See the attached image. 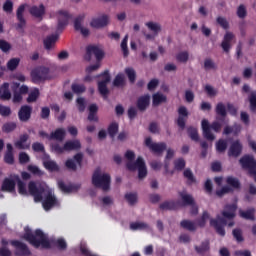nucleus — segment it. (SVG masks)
I'll list each match as a JSON object with an SVG mask.
<instances>
[{
  "label": "nucleus",
  "mask_w": 256,
  "mask_h": 256,
  "mask_svg": "<svg viewBox=\"0 0 256 256\" xmlns=\"http://www.w3.org/2000/svg\"><path fill=\"white\" fill-rule=\"evenodd\" d=\"M39 137H42V139H48V141H63V139H65V129L58 128L50 134L41 130L39 131Z\"/></svg>",
  "instance_id": "nucleus-9"
},
{
  "label": "nucleus",
  "mask_w": 256,
  "mask_h": 256,
  "mask_svg": "<svg viewBox=\"0 0 256 256\" xmlns=\"http://www.w3.org/2000/svg\"><path fill=\"white\" fill-rule=\"evenodd\" d=\"M114 87H125V74L118 73L113 80Z\"/></svg>",
  "instance_id": "nucleus-36"
},
{
  "label": "nucleus",
  "mask_w": 256,
  "mask_h": 256,
  "mask_svg": "<svg viewBox=\"0 0 256 256\" xmlns=\"http://www.w3.org/2000/svg\"><path fill=\"white\" fill-rule=\"evenodd\" d=\"M124 72L127 75L130 83H135V79H137V73L135 72V69L127 67L125 68Z\"/></svg>",
  "instance_id": "nucleus-43"
},
{
  "label": "nucleus",
  "mask_w": 256,
  "mask_h": 256,
  "mask_svg": "<svg viewBox=\"0 0 256 256\" xmlns=\"http://www.w3.org/2000/svg\"><path fill=\"white\" fill-rule=\"evenodd\" d=\"M248 101L250 104V110L256 111V91L251 92V94L248 97Z\"/></svg>",
  "instance_id": "nucleus-59"
},
{
  "label": "nucleus",
  "mask_w": 256,
  "mask_h": 256,
  "mask_svg": "<svg viewBox=\"0 0 256 256\" xmlns=\"http://www.w3.org/2000/svg\"><path fill=\"white\" fill-rule=\"evenodd\" d=\"M209 249H210L209 240L202 242L200 246H195V251L199 255H205V253H207Z\"/></svg>",
  "instance_id": "nucleus-32"
},
{
  "label": "nucleus",
  "mask_w": 256,
  "mask_h": 256,
  "mask_svg": "<svg viewBox=\"0 0 256 256\" xmlns=\"http://www.w3.org/2000/svg\"><path fill=\"white\" fill-rule=\"evenodd\" d=\"M109 25V16L103 15L99 18H93L90 22V26L93 29H103V27H107Z\"/></svg>",
  "instance_id": "nucleus-17"
},
{
  "label": "nucleus",
  "mask_w": 256,
  "mask_h": 256,
  "mask_svg": "<svg viewBox=\"0 0 256 256\" xmlns=\"http://www.w3.org/2000/svg\"><path fill=\"white\" fill-rule=\"evenodd\" d=\"M57 39H59V35L57 34H52L50 36H47L43 41L45 49L47 51H50V49H53V45L57 43Z\"/></svg>",
  "instance_id": "nucleus-26"
},
{
  "label": "nucleus",
  "mask_w": 256,
  "mask_h": 256,
  "mask_svg": "<svg viewBox=\"0 0 256 256\" xmlns=\"http://www.w3.org/2000/svg\"><path fill=\"white\" fill-rule=\"evenodd\" d=\"M165 102H167V96L161 93L153 94L152 96L153 107H158V105H161V103H165Z\"/></svg>",
  "instance_id": "nucleus-29"
},
{
  "label": "nucleus",
  "mask_w": 256,
  "mask_h": 256,
  "mask_svg": "<svg viewBox=\"0 0 256 256\" xmlns=\"http://www.w3.org/2000/svg\"><path fill=\"white\" fill-rule=\"evenodd\" d=\"M92 55H94L99 62L105 57V52H103L99 46L89 45L86 47V54L84 56L85 61H91Z\"/></svg>",
  "instance_id": "nucleus-10"
},
{
  "label": "nucleus",
  "mask_w": 256,
  "mask_h": 256,
  "mask_svg": "<svg viewBox=\"0 0 256 256\" xmlns=\"http://www.w3.org/2000/svg\"><path fill=\"white\" fill-rule=\"evenodd\" d=\"M180 227L186 229V231H197V224L191 220H182L180 222Z\"/></svg>",
  "instance_id": "nucleus-30"
},
{
  "label": "nucleus",
  "mask_w": 256,
  "mask_h": 256,
  "mask_svg": "<svg viewBox=\"0 0 256 256\" xmlns=\"http://www.w3.org/2000/svg\"><path fill=\"white\" fill-rule=\"evenodd\" d=\"M160 209L162 211H175V209H177V204L174 201H165L160 204Z\"/></svg>",
  "instance_id": "nucleus-35"
},
{
  "label": "nucleus",
  "mask_w": 256,
  "mask_h": 256,
  "mask_svg": "<svg viewBox=\"0 0 256 256\" xmlns=\"http://www.w3.org/2000/svg\"><path fill=\"white\" fill-rule=\"evenodd\" d=\"M32 150L35 153H45V145H43L41 142H34L32 144Z\"/></svg>",
  "instance_id": "nucleus-58"
},
{
  "label": "nucleus",
  "mask_w": 256,
  "mask_h": 256,
  "mask_svg": "<svg viewBox=\"0 0 256 256\" xmlns=\"http://www.w3.org/2000/svg\"><path fill=\"white\" fill-rule=\"evenodd\" d=\"M92 184L97 189L109 191L111 189V175L108 173H101V168H97L92 175Z\"/></svg>",
  "instance_id": "nucleus-4"
},
{
  "label": "nucleus",
  "mask_w": 256,
  "mask_h": 256,
  "mask_svg": "<svg viewBox=\"0 0 256 256\" xmlns=\"http://www.w3.org/2000/svg\"><path fill=\"white\" fill-rule=\"evenodd\" d=\"M81 189V184H66L65 186V193H77V191Z\"/></svg>",
  "instance_id": "nucleus-48"
},
{
  "label": "nucleus",
  "mask_w": 256,
  "mask_h": 256,
  "mask_svg": "<svg viewBox=\"0 0 256 256\" xmlns=\"http://www.w3.org/2000/svg\"><path fill=\"white\" fill-rule=\"evenodd\" d=\"M30 77L32 82L35 84L44 83V81H50V79H53L51 69L45 66H37L36 68L32 69L30 72Z\"/></svg>",
  "instance_id": "nucleus-5"
},
{
  "label": "nucleus",
  "mask_w": 256,
  "mask_h": 256,
  "mask_svg": "<svg viewBox=\"0 0 256 256\" xmlns=\"http://www.w3.org/2000/svg\"><path fill=\"white\" fill-rule=\"evenodd\" d=\"M37 99H39V88H35L32 92L29 93L27 103H35Z\"/></svg>",
  "instance_id": "nucleus-51"
},
{
  "label": "nucleus",
  "mask_w": 256,
  "mask_h": 256,
  "mask_svg": "<svg viewBox=\"0 0 256 256\" xmlns=\"http://www.w3.org/2000/svg\"><path fill=\"white\" fill-rule=\"evenodd\" d=\"M0 99L1 101L11 100V90H9V82H4L0 87Z\"/></svg>",
  "instance_id": "nucleus-24"
},
{
  "label": "nucleus",
  "mask_w": 256,
  "mask_h": 256,
  "mask_svg": "<svg viewBox=\"0 0 256 256\" xmlns=\"http://www.w3.org/2000/svg\"><path fill=\"white\" fill-rule=\"evenodd\" d=\"M215 113L216 115H218V121H225V117H227V107L225 106V104H223V102H219L216 105Z\"/></svg>",
  "instance_id": "nucleus-22"
},
{
  "label": "nucleus",
  "mask_w": 256,
  "mask_h": 256,
  "mask_svg": "<svg viewBox=\"0 0 256 256\" xmlns=\"http://www.w3.org/2000/svg\"><path fill=\"white\" fill-rule=\"evenodd\" d=\"M71 89L76 95H81V93H85V91L87 90V88L83 84H72Z\"/></svg>",
  "instance_id": "nucleus-49"
},
{
  "label": "nucleus",
  "mask_w": 256,
  "mask_h": 256,
  "mask_svg": "<svg viewBox=\"0 0 256 256\" xmlns=\"http://www.w3.org/2000/svg\"><path fill=\"white\" fill-rule=\"evenodd\" d=\"M149 228V224L145 223V222H132L130 224V229H132V231H141L143 229H148Z\"/></svg>",
  "instance_id": "nucleus-39"
},
{
  "label": "nucleus",
  "mask_w": 256,
  "mask_h": 256,
  "mask_svg": "<svg viewBox=\"0 0 256 256\" xmlns=\"http://www.w3.org/2000/svg\"><path fill=\"white\" fill-rule=\"evenodd\" d=\"M29 13L36 19H43V15H45V5L40 4L39 6H32L29 9Z\"/></svg>",
  "instance_id": "nucleus-21"
},
{
  "label": "nucleus",
  "mask_w": 256,
  "mask_h": 256,
  "mask_svg": "<svg viewBox=\"0 0 256 256\" xmlns=\"http://www.w3.org/2000/svg\"><path fill=\"white\" fill-rule=\"evenodd\" d=\"M15 179L18 184V193L20 195H27V186L25 185V182H23L19 176H15Z\"/></svg>",
  "instance_id": "nucleus-41"
},
{
  "label": "nucleus",
  "mask_w": 256,
  "mask_h": 256,
  "mask_svg": "<svg viewBox=\"0 0 256 256\" xmlns=\"http://www.w3.org/2000/svg\"><path fill=\"white\" fill-rule=\"evenodd\" d=\"M233 39H235V35L232 32H226L221 43V47L225 53H229V51H231V42Z\"/></svg>",
  "instance_id": "nucleus-20"
},
{
  "label": "nucleus",
  "mask_w": 256,
  "mask_h": 256,
  "mask_svg": "<svg viewBox=\"0 0 256 256\" xmlns=\"http://www.w3.org/2000/svg\"><path fill=\"white\" fill-rule=\"evenodd\" d=\"M243 151V145L239 140L234 141L229 148L228 156L229 157H239Z\"/></svg>",
  "instance_id": "nucleus-19"
},
{
  "label": "nucleus",
  "mask_w": 256,
  "mask_h": 256,
  "mask_svg": "<svg viewBox=\"0 0 256 256\" xmlns=\"http://www.w3.org/2000/svg\"><path fill=\"white\" fill-rule=\"evenodd\" d=\"M31 161V158L29 157V154L26 152H21L19 154V163L21 165H25V163H29Z\"/></svg>",
  "instance_id": "nucleus-63"
},
{
  "label": "nucleus",
  "mask_w": 256,
  "mask_h": 256,
  "mask_svg": "<svg viewBox=\"0 0 256 256\" xmlns=\"http://www.w3.org/2000/svg\"><path fill=\"white\" fill-rule=\"evenodd\" d=\"M19 63H21V58H11L6 64L7 70L11 72L16 71Z\"/></svg>",
  "instance_id": "nucleus-31"
},
{
  "label": "nucleus",
  "mask_w": 256,
  "mask_h": 256,
  "mask_svg": "<svg viewBox=\"0 0 256 256\" xmlns=\"http://www.w3.org/2000/svg\"><path fill=\"white\" fill-rule=\"evenodd\" d=\"M145 145L152 151V153H157L158 155H161V153L167 149V144L165 142L153 143L151 137L145 139Z\"/></svg>",
  "instance_id": "nucleus-13"
},
{
  "label": "nucleus",
  "mask_w": 256,
  "mask_h": 256,
  "mask_svg": "<svg viewBox=\"0 0 256 256\" xmlns=\"http://www.w3.org/2000/svg\"><path fill=\"white\" fill-rule=\"evenodd\" d=\"M128 41H129V35H126L121 42V49L124 57L129 56V47L127 46Z\"/></svg>",
  "instance_id": "nucleus-50"
},
{
  "label": "nucleus",
  "mask_w": 256,
  "mask_h": 256,
  "mask_svg": "<svg viewBox=\"0 0 256 256\" xmlns=\"http://www.w3.org/2000/svg\"><path fill=\"white\" fill-rule=\"evenodd\" d=\"M76 107L80 113H83L87 107V102L85 101V98L83 97L77 98Z\"/></svg>",
  "instance_id": "nucleus-47"
},
{
  "label": "nucleus",
  "mask_w": 256,
  "mask_h": 256,
  "mask_svg": "<svg viewBox=\"0 0 256 256\" xmlns=\"http://www.w3.org/2000/svg\"><path fill=\"white\" fill-rule=\"evenodd\" d=\"M239 163L245 171H248L256 183V160L253 156L245 155L240 158Z\"/></svg>",
  "instance_id": "nucleus-8"
},
{
  "label": "nucleus",
  "mask_w": 256,
  "mask_h": 256,
  "mask_svg": "<svg viewBox=\"0 0 256 256\" xmlns=\"http://www.w3.org/2000/svg\"><path fill=\"white\" fill-rule=\"evenodd\" d=\"M15 180L10 178H5L2 182L1 191H5L7 193H13L15 191Z\"/></svg>",
  "instance_id": "nucleus-25"
},
{
  "label": "nucleus",
  "mask_w": 256,
  "mask_h": 256,
  "mask_svg": "<svg viewBox=\"0 0 256 256\" xmlns=\"http://www.w3.org/2000/svg\"><path fill=\"white\" fill-rule=\"evenodd\" d=\"M31 113H33V108L29 105H23L21 106L19 112H18V119L22 123H27L29 119H31Z\"/></svg>",
  "instance_id": "nucleus-16"
},
{
  "label": "nucleus",
  "mask_w": 256,
  "mask_h": 256,
  "mask_svg": "<svg viewBox=\"0 0 256 256\" xmlns=\"http://www.w3.org/2000/svg\"><path fill=\"white\" fill-rule=\"evenodd\" d=\"M179 195L183 201V205H195L193 196L186 194L185 192H180Z\"/></svg>",
  "instance_id": "nucleus-38"
},
{
  "label": "nucleus",
  "mask_w": 256,
  "mask_h": 256,
  "mask_svg": "<svg viewBox=\"0 0 256 256\" xmlns=\"http://www.w3.org/2000/svg\"><path fill=\"white\" fill-rule=\"evenodd\" d=\"M26 141H29V134L20 135L19 140L14 143L16 149H29V147H31V144H25Z\"/></svg>",
  "instance_id": "nucleus-23"
},
{
  "label": "nucleus",
  "mask_w": 256,
  "mask_h": 256,
  "mask_svg": "<svg viewBox=\"0 0 256 256\" xmlns=\"http://www.w3.org/2000/svg\"><path fill=\"white\" fill-rule=\"evenodd\" d=\"M16 129L17 123L15 122H7L2 126L3 133H12V131H15Z\"/></svg>",
  "instance_id": "nucleus-42"
},
{
  "label": "nucleus",
  "mask_w": 256,
  "mask_h": 256,
  "mask_svg": "<svg viewBox=\"0 0 256 256\" xmlns=\"http://www.w3.org/2000/svg\"><path fill=\"white\" fill-rule=\"evenodd\" d=\"M126 167L129 171H137L138 169V179H140V181L147 177V165L141 156H139L135 162H128Z\"/></svg>",
  "instance_id": "nucleus-7"
},
{
  "label": "nucleus",
  "mask_w": 256,
  "mask_h": 256,
  "mask_svg": "<svg viewBox=\"0 0 256 256\" xmlns=\"http://www.w3.org/2000/svg\"><path fill=\"white\" fill-rule=\"evenodd\" d=\"M203 137L207 141H215V135L211 133V129L214 133H221V123L214 121L209 124V120L203 119L201 122Z\"/></svg>",
  "instance_id": "nucleus-6"
},
{
  "label": "nucleus",
  "mask_w": 256,
  "mask_h": 256,
  "mask_svg": "<svg viewBox=\"0 0 256 256\" xmlns=\"http://www.w3.org/2000/svg\"><path fill=\"white\" fill-rule=\"evenodd\" d=\"M81 149V141L68 140L65 142V151H79Z\"/></svg>",
  "instance_id": "nucleus-27"
},
{
  "label": "nucleus",
  "mask_w": 256,
  "mask_h": 256,
  "mask_svg": "<svg viewBox=\"0 0 256 256\" xmlns=\"http://www.w3.org/2000/svg\"><path fill=\"white\" fill-rule=\"evenodd\" d=\"M28 191L34 201L39 202L43 199L42 202L43 208L45 211L51 210L57 204V198L53 195V190L45 182L35 183L34 181L29 182Z\"/></svg>",
  "instance_id": "nucleus-2"
},
{
  "label": "nucleus",
  "mask_w": 256,
  "mask_h": 256,
  "mask_svg": "<svg viewBox=\"0 0 256 256\" xmlns=\"http://www.w3.org/2000/svg\"><path fill=\"white\" fill-rule=\"evenodd\" d=\"M0 115L2 117H9L11 115V107L0 104Z\"/></svg>",
  "instance_id": "nucleus-64"
},
{
  "label": "nucleus",
  "mask_w": 256,
  "mask_h": 256,
  "mask_svg": "<svg viewBox=\"0 0 256 256\" xmlns=\"http://www.w3.org/2000/svg\"><path fill=\"white\" fill-rule=\"evenodd\" d=\"M187 133L192 141H199V132L195 127H189Z\"/></svg>",
  "instance_id": "nucleus-46"
},
{
  "label": "nucleus",
  "mask_w": 256,
  "mask_h": 256,
  "mask_svg": "<svg viewBox=\"0 0 256 256\" xmlns=\"http://www.w3.org/2000/svg\"><path fill=\"white\" fill-rule=\"evenodd\" d=\"M227 185L232 187L233 189H241V182H239V179L230 176L226 179Z\"/></svg>",
  "instance_id": "nucleus-40"
},
{
  "label": "nucleus",
  "mask_w": 256,
  "mask_h": 256,
  "mask_svg": "<svg viewBox=\"0 0 256 256\" xmlns=\"http://www.w3.org/2000/svg\"><path fill=\"white\" fill-rule=\"evenodd\" d=\"M3 11L8 14L13 13V1L6 0L3 4Z\"/></svg>",
  "instance_id": "nucleus-62"
},
{
  "label": "nucleus",
  "mask_w": 256,
  "mask_h": 256,
  "mask_svg": "<svg viewBox=\"0 0 256 256\" xmlns=\"http://www.w3.org/2000/svg\"><path fill=\"white\" fill-rule=\"evenodd\" d=\"M226 193H233V188H231V186H224L220 190L216 191V195L218 197H223Z\"/></svg>",
  "instance_id": "nucleus-61"
},
{
  "label": "nucleus",
  "mask_w": 256,
  "mask_h": 256,
  "mask_svg": "<svg viewBox=\"0 0 256 256\" xmlns=\"http://www.w3.org/2000/svg\"><path fill=\"white\" fill-rule=\"evenodd\" d=\"M185 165L186 162L183 158H178L174 161V169H176V171H183L185 169Z\"/></svg>",
  "instance_id": "nucleus-55"
},
{
  "label": "nucleus",
  "mask_w": 256,
  "mask_h": 256,
  "mask_svg": "<svg viewBox=\"0 0 256 256\" xmlns=\"http://www.w3.org/2000/svg\"><path fill=\"white\" fill-rule=\"evenodd\" d=\"M11 246L14 247L15 256H30L31 255V250L29 249V246L27 244L19 241V240H12Z\"/></svg>",
  "instance_id": "nucleus-11"
},
{
  "label": "nucleus",
  "mask_w": 256,
  "mask_h": 256,
  "mask_svg": "<svg viewBox=\"0 0 256 256\" xmlns=\"http://www.w3.org/2000/svg\"><path fill=\"white\" fill-rule=\"evenodd\" d=\"M150 103L151 96H149V94H145L137 99L136 107L139 111H147V107H149Z\"/></svg>",
  "instance_id": "nucleus-18"
},
{
  "label": "nucleus",
  "mask_w": 256,
  "mask_h": 256,
  "mask_svg": "<svg viewBox=\"0 0 256 256\" xmlns=\"http://www.w3.org/2000/svg\"><path fill=\"white\" fill-rule=\"evenodd\" d=\"M176 60L179 63H187V61H189V52L183 51V52L178 53L176 55Z\"/></svg>",
  "instance_id": "nucleus-54"
},
{
  "label": "nucleus",
  "mask_w": 256,
  "mask_h": 256,
  "mask_svg": "<svg viewBox=\"0 0 256 256\" xmlns=\"http://www.w3.org/2000/svg\"><path fill=\"white\" fill-rule=\"evenodd\" d=\"M204 69L206 71H209L211 69L215 70L217 69V64H215V62L211 58H206L204 60Z\"/></svg>",
  "instance_id": "nucleus-56"
},
{
  "label": "nucleus",
  "mask_w": 256,
  "mask_h": 256,
  "mask_svg": "<svg viewBox=\"0 0 256 256\" xmlns=\"http://www.w3.org/2000/svg\"><path fill=\"white\" fill-rule=\"evenodd\" d=\"M23 239L27 241L35 249H53L57 247L58 249H65V240L64 239H49L47 235L42 232L41 229H36L34 232L31 228H25V233Z\"/></svg>",
  "instance_id": "nucleus-1"
},
{
  "label": "nucleus",
  "mask_w": 256,
  "mask_h": 256,
  "mask_svg": "<svg viewBox=\"0 0 256 256\" xmlns=\"http://www.w3.org/2000/svg\"><path fill=\"white\" fill-rule=\"evenodd\" d=\"M146 27L154 33V35H159L161 33V24L157 22H147Z\"/></svg>",
  "instance_id": "nucleus-37"
},
{
  "label": "nucleus",
  "mask_w": 256,
  "mask_h": 256,
  "mask_svg": "<svg viewBox=\"0 0 256 256\" xmlns=\"http://www.w3.org/2000/svg\"><path fill=\"white\" fill-rule=\"evenodd\" d=\"M117 133H119V124L117 122H112L108 126V135L110 139H115V135H117Z\"/></svg>",
  "instance_id": "nucleus-34"
},
{
  "label": "nucleus",
  "mask_w": 256,
  "mask_h": 256,
  "mask_svg": "<svg viewBox=\"0 0 256 256\" xmlns=\"http://www.w3.org/2000/svg\"><path fill=\"white\" fill-rule=\"evenodd\" d=\"M125 199L128 201L129 205H135V203H137V193H126Z\"/></svg>",
  "instance_id": "nucleus-60"
},
{
  "label": "nucleus",
  "mask_w": 256,
  "mask_h": 256,
  "mask_svg": "<svg viewBox=\"0 0 256 256\" xmlns=\"http://www.w3.org/2000/svg\"><path fill=\"white\" fill-rule=\"evenodd\" d=\"M106 82H98V91L102 97H107L109 95V88H107Z\"/></svg>",
  "instance_id": "nucleus-44"
},
{
  "label": "nucleus",
  "mask_w": 256,
  "mask_h": 256,
  "mask_svg": "<svg viewBox=\"0 0 256 256\" xmlns=\"http://www.w3.org/2000/svg\"><path fill=\"white\" fill-rule=\"evenodd\" d=\"M239 216L247 221H255V208H249L246 211L239 210Z\"/></svg>",
  "instance_id": "nucleus-28"
},
{
  "label": "nucleus",
  "mask_w": 256,
  "mask_h": 256,
  "mask_svg": "<svg viewBox=\"0 0 256 256\" xmlns=\"http://www.w3.org/2000/svg\"><path fill=\"white\" fill-rule=\"evenodd\" d=\"M235 217H237V203L226 204L222 211V217L217 216L216 219L210 220L211 227H214L216 233L220 235V237H225V226L233 227L235 225Z\"/></svg>",
  "instance_id": "nucleus-3"
},
{
  "label": "nucleus",
  "mask_w": 256,
  "mask_h": 256,
  "mask_svg": "<svg viewBox=\"0 0 256 256\" xmlns=\"http://www.w3.org/2000/svg\"><path fill=\"white\" fill-rule=\"evenodd\" d=\"M77 165L80 169L83 167V153H77L73 156V159H68L65 162V167L70 171H77Z\"/></svg>",
  "instance_id": "nucleus-12"
},
{
  "label": "nucleus",
  "mask_w": 256,
  "mask_h": 256,
  "mask_svg": "<svg viewBox=\"0 0 256 256\" xmlns=\"http://www.w3.org/2000/svg\"><path fill=\"white\" fill-rule=\"evenodd\" d=\"M187 117H189V111L187 110V107L180 106L178 108V119L176 121V123L180 129H185Z\"/></svg>",
  "instance_id": "nucleus-15"
},
{
  "label": "nucleus",
  "mask_w": 256,
  "mask_h": 256,
  "mask_svg": "<svg viewBox=\"0 0 256 256\" xmlns=\"http://www.w3.org/2000/svg\"><path fill=\"white\" fill-rule=\"evenodd\" d=\"M27 4H21L16 10V18L18 24L16 25V29H25L27 25V20H25V9Z\"/></svg>",
  "instance_id": "nucleus-14"
},
{
  "label": "nucleus",
  "mask_w": 256,
  "mask_h": 256,
  "mask_svg": "<svg viewBox=\"0 0 256 256\" xmlns=\"http://www.w3.org/2000/svg\"><path fill=\"white\" fill-rule=\"evenodd\" d=\"M183 175L185 179H187L188 185H193V183H195V176L193 175V172L191 171V169L184 170Z\"/></svg>",
  "instance_id": "nucleus-53"
},
{
  "label": "nucleus",
  "mask_w": 256,
  "mask_h": 256,
  "mask_svg": "<svg viewBox=\"0 0 256 256\" xmlns=\"http://www.w3.org/2000/svg\"><path fill=\"white\" fill-rule=\"evenodd\" d=\"M43 165L47 171H50V173H54L55 171H59V165L55 161L47 160L43 162Z\"/></svg>",
  "instance_id": "nucleus-33"
},
{
  "label": "nucleus",
  "mask_w": 256,
  "mask_h": 256,
  "mask_svg": "<svg viewBox=\"0 0 256 256\" xmlns=\"http://www.w3.org/2000/svg\"><path fill=\"white\" fill-rule=\"evenodd\" d=\"M216 150L218 153H225V151H227V141L219 139L216 143Z\"/></svg>",
  "instance_id": "nucleus-45"
},
{
  "label": "nucleus",
  "mask_w": 256,
  "mask_h": 256,
  "mask_svg": "<svg viewBox=\"0 0 256 256\" xmlns=\"http://www.w3.org/2000/svg\"><path fill=\"white\" fill-rule=\"evenodd\" d=\"M51 149L57 155H61V153L65 152V144L61 145L59 143H54V144L51 145Z\"/></svg>",
  "instance_id": "nucleus-57"
},
{
  "label": "nucleus",
  "mask_w": 256,
  "mask_h": 256,
  "mask_svg": "<svg viewBox=\"0 0 256 256\" xmlns=\"http://www.w3.org/2000/svg\"><path fill=\"white\" fill-rule=\"evenodd\" d=\"M84 20H85V14H81L75 18V20H74L75 31H79L80 29L83 28V26L81 24L83 23Z\"/></svg>",
  "instance_id": "nucleus-52"
}]
</instances>
